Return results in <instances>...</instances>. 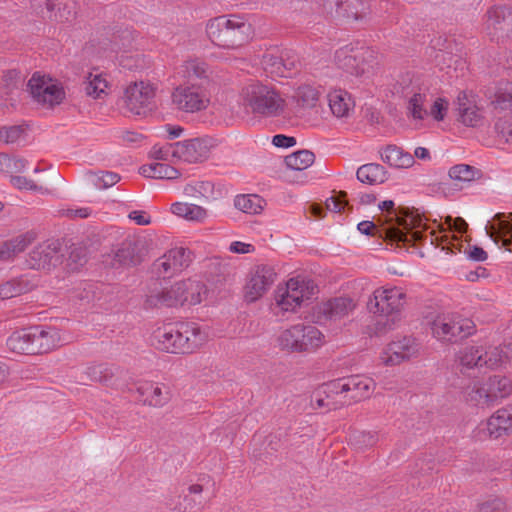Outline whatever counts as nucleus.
Wrapping results in <instances>:
<instances>
[{
  "label": "nucleus",
  "instance_id": "nucleus-1",
  "mask_svg": "<svg viewBox=\"0 0 512 512\" xmlns=\"http://www.w3.org/2000/svg\"><path fill=\"white\" fill-rule=\"evenodd\" d=\"M333 63L339 76L351 88L371 83L378 68L374 50L354 44L337 49L334 53Z\"/></svg>",
  "mask_w": 512,
  "mask_h": 512
},
{
  "label": "nucleus",
  "instance_id": "nucleus-2",
  "mask_svg": "<svg viewBox=\"0 0 512 512\" xmlns=\"http://www.w3.org/2000/svg\"><path fill=\"white\" fill-rule=\"evenodd\" d=\"M205 33L214 46L236 51L252 40L255 30L248 15L227 14L207 20Z\"/></svg>",
  "mask_w": 512,
  "mask_h": 512
},
{
  "label": "nucleus",
  "instance_id": "nucleus-3",
  "mask_svg": "<svg viewBox=\"0 0 512 512\" xmlns=\"http://www.w3.org/2000/svg\"><path fill=\"white\" fill-rule=\"evenodd\" d=\"M406 294L400 287H379L367 302L369 312L377 316L372 332L384 335L393 330L401 320Z\"/></svg>",
  "mask_w": 512,
  "mask_h": 512
},
{
  "label": "nucleus",
  "instance_id": "nucleus-4",
  "mask_svg": "<svg viewBox=\"0 0 512 512\" xmlns=\"http://www.w3.org/2000/svg\"><path fill=\"white\" fill-rule=\"evenodd\" d=\"M241 99L253 114L266 118L282 116L288 107L285 95L276 86L260 81L243 87Z\"/></svg>",
  "mask_w": 512,
  "mask_h": 512
},
{
  "label": "nucleus",
  "instance_id": "nucleus-5",
  "mask_svg": "<svg viewBox=\"0 0 512 512\" xmlns=\"http://www.w3.org/2000/svg\"><path fill=\"white\" fill-rule=\"evenodd\" d=\"M207 293L205 283L189 278L154 292L149 296L148 301L153 306H195L206 299Z\"/></svg>",
  "mask_w": 512,
  "mask_h": 512
},
{
  "label": "nucleus",
  "instance_id": "nucleus-6",
  "mask_svg": "<svg viewBox=\"0 0 512 512\" xmlns=\"http://www.w3.org/2000/svg\"><path fill=\"white\" fill-rule=\"evenodd\" d=\"M277 347L288 353H315L326 343L324 333L312 324L297 323L282 330Z\"/></svg>",
  "mask_w": 512,
  "mask_h": 512
},
{
  "label": "nucleus",
  "instance_id": "nucleus-7",
  "mask_svg": "<svg viewBox=\"0 0 512 512\" xmlns=\"http://www.w3.org/2000/svg\"><path fill=\"white\" fill-rule=\"evenodd\" d=\"M318 292L313 281L303 277L290 278L277 286L274 292V309L277 312H296L303 303Z\"/></svg>",
  "mask_w": 512,
  "mask_h": 512
},
{
  "label": "nucleus",
  "instance_id": "nucleus-8",
  "mask_svg": "<svg viewBox=\"0 0 512 512\" xmlns=\"http://www.w3.org/2000/svg\"><path fill=\"white\" fill-rule=\"evenodd\" d=\"M496 137L512 144V83L499 84L489 97Z\"/></svg>",
  "mask_w": 512,
  "mask_h": 512
},
{
  "label": "nucleus",
  "instance_id": "nucleus-9",
  "mask_svg": "<svg viewBox=\"0 0 512 512\" xmlns=\"http://www.w3.org/2000/svg\"><path fill=\"white\" fill-rule=\"evenodd\" d=\"M421 226V219L419 215H405L404 218L397 219V225H388L378 228L376 224L371 221H362L358 224V230L366 235L379 234L391 243H396L397 246L409 245L411 241L420 238L419 231H413V226Z\"/></svg>",
  "mask_w": 512,
  "mask_h": 512
},
{
  "label": "nucleus",
  "instance_id": "nucleus-10",
  "mask_svg": "<svg viewBox=\"0 0 512 512\" xmlns=\"http://www.w3.org/2000/svg\"><path fill=\"white\" fill-rule=\"evenodd\" d=\"M428 327L433 338L442 343H452L474 332V323L452 313H439L430 318Z\"/></svg>",
  "mask_w": 512,
  "mask_h": 512
},
{
  "label": "nucleus",
  "instance_id": "nucleus-11",
  "mask_svg": "<svg viewBox=\"0 0 512 512\" xmlns=\"http://www.w3.org/2000/svg\"><path fill=\"white\" fill-rule=\"evenodd\" d=\"M157 87L150 81L130 82L123 94L126 112L134 116H146L154 108Z\"/></svg>",
  "mask_w": 512,
  "mask_h": 512
},
{
  "label": "nucleus",
  "instance_id": "nucleus-12",
  "mask_svg": "<svg viewBox=\"0 0 512 512\" xmlns=\"http://www.w3.org/2000/svg\"><path fill=\"white\" fill-rule=\"evenodd\" d=\"M171 97L176 109L185 113L206 110L211 104L209 86L203 84L180 85L174 89Z\"/></svg>",
  "mask_w": 512,
  "mask_h": 512
},
{
  "label": "nucleus",
  "instance_id": "nucleus-13",
  "mask_svg": "<svg viewBox=\"0 0 512 512\" xmlns=\"http://www.w3.org/2000/svg\"><path fill=\"white\" fill-rule=\"evenodd\" d=\"M421 226H413V231H419L420 238L417 240H413L410 242L412 245H422L426 246L429 244L430 246L441 247L442 250H446L452 254L456 253H467V248H469V244L462 240V236H458L456 234L449 235L448 233H436L433 228H430L426 220H424L421 216Z\"/></svg>",
  "mask_w": 512,
  "mask_h": 512
},
{
  "label": "nucleus",
  "instance_id": "nucleus-14",
  "mask_svg": "<svg viewBox=\"0 0 512 512\" xmlns=\"http://www.w3.org/2000/svg\"><path fill=\"white\" fill-rule=\"evenodd\" d=\"M403 95L408 101V116L417 125L422 126L423 121L427 118L425 104L428 96L431 95L430 81L421 77L411 79L410 83L403 88Z\"/></svg>",
  "mask_w": 512,
  "mask_h": 512
},
{
  "label": "nucleus",
  "instance_id": "nucleus-15",
  "mask_svg": "<svg viewBox=\"0 0 512 512\" xmlns=\"http://www.w3.org/2000/svg\"><path fill=\"white\" fill-rule=\"evenodd\" d=\"M456 121L468 128H479L486 122L483 106L478 96L472 92L461 91L456 97Z\"/></svg>",
  "mask_w": 512,
  "mask_h": 512
},
{
  "label": "nucleus",
  "instance_id": "nucleus-16",
  "mask_svg": "<svg viewBox=\"0 0 512 512\" xmlns=\"http://www.w3.org/2000/svg\"><path fill=\"white\" fill-rule=\"evenodd\" d=\"M32 97L40 104L53 107L65 98L62 85L48 76L33 74L28 82Z\"/></svg>",
  "mask_w": 512,
  "mask_h": 512
},
{
  "label": "nucleus",
  "instance_id": "nucleus-17",
  "mask_svg": "<svg viewBox=\"0 0 512 512\" xmlns=\"http://www.w3.org/2000/svg\"><path fill=\"white\" fill-rule=\"evenodd\" d=\"M474 433L475 437L480 440H496L504 435L512 434V412L508 409H498L488 419L481 422Z\"/></svg>",
  "mask_w": 512,
  "mask_h": 512
},
{
  "label": "nucleus",
  "instance_id": "nucleus-18",
  "mask_svg": "<svg viewBox=\"0 0 512 512\" xmlns=\"http://www.w3.org/2000/svg\"><path fill=\"white\" fill-rule=\"evenodd\" d=\"M420 345L413 337H403L389 343L380 353V361L385 366H396L416 357Z\"/></svg>",
  "mask_w": 512,
  "mask_h": 512
},
{
  "label": "nucleus",
  "instance_id": "nucleus-19",
  "mask_svg": "<svg viewBox=\"0 0 512 512\" xmlns=\"http://www.w3.org/2000/svg\"><path fill=\"white\" fill-rule=\"evenodd\" d=\"M275 281L274 271L267 266H258L250 274L244 286L243 296L246 302L253 303L262 298Z\"/></svg>",
  "mask_w": 512,
  "mask_h": 512
},
{
  "label": "nucleus",
  "instance_id": "nucleus-20",
  "mask_svg": "<svg viewBox=\"0 0 512 512\" xmlns=\"http://www.w3.org/2000/svg\"><path fill=\"white\" fill-rule=\"evenodd\" d=\"M31 332L34 354L51 352L68 342L66 334L57 327L36 326L31 327Z\"/></svg>",
  "mask_w": 512,
  "mask_h": 512
},
{
  "label": "nucleus",
  "instance_id": "nucleus-21",
  "mask_svg": "<svg viewBox=\"0 0 512 512\" xmlns=\"http://www.w3.org/2000/svg\"><path fill=\"white\" fill-rule=\"evenodd\" d=\"M341 380H334L323 384L312 395V406L326 411L336 410L347 403Z\"/></svg>",
  "mask_w": 512,
  "mask_h": 512
},
{
  "label": "nucleus",
  "instance_id": "nucleus-22",
  "mask_svg": "<svg viewBox=\"0 0 512 512\" xmlns=\"http://www.w3.org/2000/svg\"><path fill=\"white\" fill-rule=\"evenodd\" d=\"M485 30L491 40L501 41L512 35V11L507 7H493L487 12Z\"/></svg>",
  "mask_w": 512,
  "mask_h": 512
},
{
  "label": "nucleus",
  "instance_id": "nucleus-23",
  "mask_svg": "<svg viewBox=\"0 0 512 512\" xmlns=\"http://www.w3.org/2000/svg\"><path fill=\"white\" fill-rule=\"evenodd\" d=\"M486 234L499 247L512 252V213H498L485 226Z\"/></svg>",
  "mask_w": 512,
  "mask_h": 512
},
{
  "label": "nucleus",
  "instance_id": "nucleus-24",
  "mask_svg": "<svg viewBox=\"0 0 512 512\" xmlns=\"http://www.w3.org/2000/svg\"><path fill=\"white\" fill-rule=\"evenodd\" d=\"M180 326L165 324L155 328L150 342L158 350L167 353L181 354Z\"/></svg>",
  "mask_w": 512,
  "mask_h": 512
},
{
  "label": "nucleus",
  "instance_id": "nucleus-25",
  "mask_svg": "<svg viewBox=\"0 0 512 512\" xmlns=\"http://www.w3.org/2000/svg\"><path fill=\"white\" fill-rule=\"evenodd\" d=\"M376 383L374 379L363 375H354L341 380V388L348 401H361L368 399L374 393Z\"/></svg>",
  "mask_w": 512,
  "mask_h": 512
},
{
  "label": "nucleus",
  "instance_id": "nucleus-26",
  "mask_svg": "<svg viewBox=\"0 0 512 512\" xmlns=\"http://www.w3.org/2000/svg\"><path fill=\"white\" fill-rule=\"evenodd\" d=\"M210 151L208 142L195 138L175 143L174 158L187 163H196L205 160Z\"/></svg>",
  "mask_w": 512,
  "mask_h": 512
},
{
  "label": "nucleus",
  "instance_id": "nucleus-27",
  "mask_svg": "<svg viewBox=\"0 0 512 512\" xmlns=\"http://www.w3.org/2000/svg\"><path fill=\"white\" fill-rule=\"evenodd\" d=\"M322 87L314 81L297 82L293 88L292 101L301 110H312L317 107L322 97Z\"/></svg>",
  "mask_w": 512,
  "mask_h": 512
},
{
  "label": "nucleus",
  "instance_id": "nucleus-28",
  "mask_svg": "<svg viewBox=\"0 0 512 512\" xmlns=\"http://www.w3.org/2000/svg\"><path fill=\"white\" fill-rule=\"evenodd\" d=\"M190 262V252L183 247H176L160 257L154 263V268L159 274L170 276L188 267Z\"/></svg>",
  "mask_w": 512,
  "mask_h": 512
},
{
  "label": "nucleus",
  "instance_id": "nucleus-29",
  "mask_svg": "<svg viewBox=\"0 0 512 512\" xmlns=\"http://www.w3.org/2000/svg\"><path fill=\"white\" fill-rule=\"evenodd\" d=\"M181 354H190L201 349L209 341V331L195 323L180 325Z\"/></svg>",
  "mask_w": 512,
  "mask_h": 512
},
{
  "label": "nucleus",
  "instance_id": "nucleus-30",
  "mask_svg": "<svg viewBox=\"0 0 512 512\" xmlns=\"http://www.w3.org/2000/svg\"><path fill=\"white\" fill-rule=\"evenodd\" d=\"M329 109L337 119H348L355 112V100L345 89L334 88L327 94Z\"/></svg>",
  "mask_w": 512,
  "mask_h": 512
},
{
  "label": "nucleus",
  "instance_id": "nucleus-31",
  "mask_svg": "<svg viewBox=\"0 0 512 512\" xmlns=\"http://www.w3.org/2000/svg\"><path fill=\"white\" fill-rule=\"evenodd\" d=\"M58 244L46 242L33 249L27 260L28 265L33 269H48L59 263Z\"/></svg>",
  "mask_w": 512,
  "mask_h": 512
},
{
  "label": "nucleus",
  "instance_id": "nucleus-32",
  "mask_svg": "<svg viewBox=\"0 0 512 512\" xmlns=\"http://www.w3.org/2000/svg\"><path fill=\"white\" fill-rule=\"evenodd\" d=\"M327 5L336 7L335 13L349 19L358 20L370 12L368 0H326Z\"/></svg>",
  "mask_w": 512,
  "mask_h": 512
},
{
  "label": "nucleus",
  "instance_id": "nucleus-33",
  "mask_svg": "<svg viewBox=\"0 0 512 512\" xmlns=\"http://www.w3.org/2000/svg\"><path fill=\"white\" fill-rule=\"evenodd\" d=\"M137 391L143 402L152 407H163L170 400L169 388L158 383H142L138 386Z\"/></svg>",
  "mask_w": 512,
  "mask_h": 512
},
{
  "label": "nucleus",
  "instance_id": "nucleus-34",
  "mask_svg": "<svg viewBox=\"0 0 512 512\" xmlns=\"http://www.w3.org/2000/svg\"><path fill=\"white\" fill-rule=\"evenodd\" d=\"M356 307V302L349 297L327 300L318 306V313L328 319H339L348 315Z\"/></svg>",
  "mask_w": 512,
  "mask_h": 512
},
{
  "label": "nucleus",
  "instance_id": "nucleus-35",
  "mask_svg": "<svg viewBox=\"0 0 512 512\" xmlns=\"http://www.w3.org/2000/svg\"><path fill=\"white\" fill-rule=\"evenodd\" d=\"M491 394L488 380L483 383L477 382L467 388L465 391V400L473 406L489 408L494 405Z\"/></svg>",
  "mask_w": 512,
  "mask_h": 512
},
{
  "label": "nucleus",
  "instance_id": "nucleus-36",
  "mask_svg": "<svg viewBox=\"0 0 512 512\" xmlns=\"http://www.w3.org/2000/svg\"><path fill=\"white\" fill-rule=\"evenodd\" d=\"M170 211L175 216L190 222L202 223L208 217V212L205 208L187 202H175L171 204Z\"/></svg>",
  "mask_w": 512,
  "mask_h": 512
},
{
  "label": "nucleus",
  "instance_id": "nucleus-37",
  "mask_svg": "<svg viewBox=\"0 0 512 512\" xmlns=\"http://www.w3.org/2000/svg\"><path fill=\"white\" fill-rule=\"evenodd\" d=\"M381 159L396 168H409L414 164V156L395 145H388L381 151Z\"/></svg>",
  "mask_w": 512,
  "mask_h": 512
},
{
  "label": "nucleus",
  "instance_id": "nucleus-38",
  "mask_svg": "<svg viewBox=\"0 0 512 512\" xmlns=\"http://www.w3.org/2000/svg\"><path fill=\"white\" fill-rule=\"evenodd\" d=\"M284 51L274 47L266 50L262 56L261 64L264 71L273 78L283 75Z\"/></svg>",
  "mask_w": 512,
  "mask_h": 512
},
{
  "label": "nucleus",
  "instance_id": "nucleus-39",
  "mask_svg": "<svg viewBox=\"0 0 512 512\" xmlns=\"http://www.w3.org/2000/svg\"><path fill=\"white\" fill-rule=\"evenodd\" d=\"M6 344L12 352L34 354L31 328L12 333L8 337Z\"/></svg>",
  "mask_w": 512,
  "mask_h": 512
},
{
  "label": "nucleus",
  "instance_id": "nucleus-40",
  "mask_svg": "<svg viewBox=\"0 0 512 512\" xmlns=\"http://www.w3.org/2000/svg\"><path fill=\"white\" fill-rule=\"evenodd\" d=\"M139 173L147 178L175 179L178 171L164 162L152 161L139 168Z\"/></svg>",
  "mask_w": 512,
  "mask_h": 512
},
{
  "label": "nucleus",
  "instance_id": "nucleus-41",
  "mask_svg": "<svg viewBox=\"0 0 512 512\" xmlns=\"http://www.w3.org/2000/svg\"><path fill=\"white\" fill-rule=\"evenodd\" d=\"M356 175L359 181L370 185L381 184L387 179L385 168L376 163L362 165L358 168Z\"/></svg>",
  "mask_w": 512,
  "mask_h": 512
},
{
  "label": "nucleus",
  "instance_id": "nucleus-42",
  "mask_svg": "<svg viewBox=\"0 0 512 512\" xmlns=\"http://www.w3.org/2000/svg\"><path fill=\"white\" fill-rule=\"evenodd\" d=\"M34 235L32 233H26L19 235L0 246V260H7L18 253L24 251V249L32 243Z\"/></svg>",
  "mask_w": 512,
  "mask_h": 512
},
{
  "label": "nucleus",
  "instance_id": "nucleus-43",
  "mask_svg": "<svg viewBox=\"0 0 512 512\" xmlns=\"http://www.w3.org/2000/svg\"><path fill=\"white\" fill-rule=\"evenodd\" d=\"M484 349L478 346H467L458 354V363L461 369L483 367Z\"/></svg>",
  "mask_w": 512,
  "mask_h": 512
},
{
  "label": "nucleus",
  "instance_id": "nucleus-44",
  "mask_svg": "<svg viewBox=\"0 0 512 512\" xmlns=\"http://www.w3.org/2000/svg\"><path fill=\"white\" fill-rule=\"evenodd\" d=\"M264 200L255 194L238 195L234 199L235 207L247 214H258L264 208Z\"/></svg>",
  "mask_w": 512,
  "mask_h": 512
},
{
  "label": "nucleus",
  "instance_id": "nucleus-45",
  "mask_svg": "<svg viewBox=\"0 0 512 512\" xmlns=\"http://www.w3.org/2000/svg\"><path fill=\"white\" fill-rule=\"evenodd\" d=\"M183 73L184 77L187 79L188 83H192L194 80H204L207 79L210 73L208 65L199 59H192L185 62L183 65Z\"/></svg>",
  "mask_w": 512,
  "mask_h": 512
},
{
  "label": "nucleus",
  "instance_id": "nucleus-46",
  "mask_svg": "<svg viewBox=\"0 0 512 512\" xmlns=\"http://www.w3.org/2000/svg\"><path fill=\"white\" fill-rule=\"evenodd\" d=\"M108 81L106 77L98 72H91L86 78V93L93 98H100L106 93Z\"/></svg>",
  "mask_w": 512,
  "mask_h": 512
},
{
  "label": "nucleus",
  "instance_id": "nucleus-47",
  "mask_svg": "<svg viewBox=\"0 0 512 512\" xmlns=\"http://www.w3.org/2000/svg\"><path fill=\"white\" fill-rule=\"evenodd\" d=\"M315 156L309 150H300L285 157V164L292 170H305L314 162Z\"/></svg>",
  "mask_w": 512,
  "mask_h": 512
},
{
  "label": "nucleus",
  "instance_id": "nucleus-48",
  "mask_svg": "<svg viewBox=\"0 0 512 512\" xmlns=\"http://www.w3.org/2000/svg\"><path fill=\"white\" fill-rule=\"evenodd\" d=\"M508 360V352L501 347H490L484 350L483 367L497 369L504 366Z\"/></svg>",
  "mask_w": 512,
  "mask_h": 512
},
{
  "label": "nucleus",
  "instance_id": "nucleus-49",
  "mask_svg": "<svg viewBox=\"0 0 512 512\" xmlns=\"http://www.w3.org/2000/svg\"><path fill=\"white\" fill-rule=\"evenodd\" d=\"M488 384L491 390V396L494 403L501 398L508 396L512 391L510 380L504 376H492L488 378Z\"/></svg>",
  "mask_w": 512,
  "mask_h": 512
},
{
  "label": "nucleus",
  "instance_id": "nucleus-50",
  "mask_svg": "<svg viewBox=\"0 0 512 512\" xmlns=\"http://www.w3.org/2000/svg\"><path fill=\"white\" fill-rule=\"evenodd\" d=\"M479 170L467 164H458L450 168L449 177L458 183H467L479 177Z\"/></svg>",
  "mask_w": 512,
  "mask_h": 512
},
{
  "label": "nucleus",
  "instance_id": "nucleus-51",
  "mask_svg": "<svg viewBox=\"0 0 512 512\" xmlns=\"http://www.w3.org/2000/svg\"><path fill=\"white\" fill-rule=\"evenodd\" d=\"M450 102L448 98L438 96L433 99L429 109H427V117H431L436 122H442L449 113Z\"/></svg>",
  "mask_w": 512,
  "mask_h": 512
},
{
  "label": "nucleus",
  "instance_id": "nucleus-52",
  "mask_svg": "<svg viewBox=\"0 0 512 512\" xmlns=\"http://www.w3.org/2000/svg\"><path fill=\"white\" fill-rule=\"evenodd\" d=\"M467 226L468 225L464 219H462L460 217L452 218L451 216H447L445 218V222L438 224L437 228L440 229V231L438 233L446 232L449 235L457 233L462 236L463 233L466 232Z\"/></svg>",
  "mask_w": 512,
  "mask_h": 512
},
{
  "label": "nucleus",
  "instance_id": "nucleus-53",
  "mask_svg": "<svg viewBox=\"0 0 512 512\" xmlns=\"http://www.w3.org/2000/svg\"><path fill=\"white\" fill-rule=\"evenodd\" d=\"M120 180L117 173L110 171H98L91 174V181L100 189L112 187Z\"/></svg>",
  "mask_w": 512,
  "mask_h": 512
},
{
  "label": "nucleus",
  "instance_id": "nucleus-54",
  "mask_svg": "<svg viewBox=\"0 0 512 512\" xmlns=\"http://www.w3.org/2000/svg\"><path fill=\"white\" fill-rule=\"evenodd\" d=\"M26 136V128L22 125L2 127L0 129V140L4 143H15Z\"/></svg>",
  "mask_w": 512,
  "mask_h": 512
},
{
  "label": "nucleus",
  "instance_id": "nucleus-55",
  "mask_svg": "<svg viewBox=\"0 0 512 512\" xmlns=\"http://www.w3.org/2000/svg\"><path fill=\"white\" fill-rule=\"evenodd\" d=\"M212 191V184L208 181H197L189 183L183 188V194L187 197H205Z\"/></svg>",
  "mask_w": 512,
  "mask_h": 512
},
{
  "label": "nucleus",
  "instance_id": "nucleus-56",
  "mask_svg": "<svg viewBox=\"0 0 512 512\" xmlns=\"http://www.w3.org/2000/svg\"><path fill=\"white\" fill-rule=\"evenodd\" d=\"M25 288L17 280L8 281L0 286V298L10 299L22 294Z\"/></svg>",
  "mask_w": 512,
  "mask_h": 512
},
{
  "label": "nucleus",
  "instance_id": "nucleus-57",
  "mask_svg": "<svg viewBox=\"0 0 512 512\" xmlns=\"http://www.w3.org/2000/svg\"><path fill=\"white\" fill-rule=\"evenodd\" d=\"M174 147L175 143L173 144H165L163 146L155 145L152 147L150 151V157L154 161H166L169 160L171 157L174 158Z\"/></svg>",
  "mask_w": 512,
  "mask_h": 512
},
{
  "label": "nucleus",
  "instance_id": "nucleus-58",
  "mask_svg": "<svg viewBox=\"0 0 512 512\" xmlns=\"http://www.w3.org/2000/svg\"><path fill=\"white\" fill-rule=\"evenodd\" d=\"M346 197L347 194L345 192H339L338 194L331 196L325 202L326 210L336 213L342 212L348 205Z\"/></svg>",
  "mask_w": 512,
  "mask_h": 512
},
{
  "label": "nucleus",
  "instance_id": "nucleus-59",
  "mask_svg": "<svg viewBox=\"0 0 512 512\" xmlns=\"http://www.w3.org/2000/svg\"><path fill=\"white\" fill-rule=\"evenodd\" d=\"M202 501L196 497L185 494L178 502L176 509L179 512H196L200 509Z\"/></svg>",
  "mask_w": 512,
  "mask_h": 512
},
{
  "label": "nucleus",
  "instance_id": "nucleus-60",
  "mask_svg": "<svg viewBox=\"0 0 512 512\" xmlns=\"http://www.w3.org/2000/svg\"><path fill=\"white\" fill-rule=\"evenodd\" d=\"M282 67L283 75L281 78L291 77L297 71V58L294 55H291L289 52L284 51V63Z\"/></svg>",
  "mask_w": 512,
  "mask_h": 512
},
{
  "label": "nucleus",
  "instance_id": "nucleus-61",
  "mask_svg": "<svg viewBox=\"0 0 512 512\" xmlns=\"http://www.w3.org/2000/svg\"><path fill=\"white\" fill-rule=\"evenodd\" d=\"M11 183L14 187L18 189L39 190L43 192L42 187H38L32 180H29L22 176L11 177Z\"/></svg>",
  "mask_w": 512,
  "mask_h": 512
},
{
  "label": "nucleus",
  "instance_id": "nucleus-62",
  "mask_svg": "<svg viewBox=\"0 0 512 512\" xmlns=\"http://www.w3.org/2000/svg\"><path fill=\"white\" fill-rule=\"evenodd\" d=\"M229 251L237 254H248L254 251V247L250 243L234 241L230 244Z\"/></svg>",
  "mask_w": 512,
  "mask_h": 512
},
{
  "label": "nucleus",
  "instance_id": "nucleus-63",
  "mask_svg": "<svg viewBox=\"0 0 512 512\" xmlns=\"http://www.w3.org/2000/svg\"><path fill=\"white\" fill-rule=\"evenodd\" d=\"M272 143L276 147L289 148L296 144V139L294 137L277 134L273 137Z\"/></svg>",
  "mask_w": 512,
  "mask_h": 512
},
{
  "label": "nucleus",
  "instance_id": "nucleus-64",
  "mask_svg": "<svg viewBox=\"0 0 512 512\" xmlns=\"http://www.w3.org/2000/svg\"><path fill=\"white\" fill-rule=\"evenodd\" d=\"M481 512H505V506L500 500H495L492 503L483 504Z\"/></svg>",
  "mask_w": 512,
  "mask_h": 512
}]
</instances>
